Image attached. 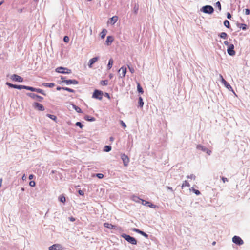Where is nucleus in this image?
I'll return each instance as SVG.
<instances>
[{
  "instance_id": "obj_18",
  "label": "nucleus",
  "mask_w": 250,
  "mask_h": 250,
  "mask_svg": "<svg viewBox=\"0 0 250 250\" xmlns=\"http://www.w3.org/2000/svg\"><path fill=\"white\" fill-rule=\"evenodd\" d=\"M71 107H72V108L75 109V111L78 113H82V112L81 109L80 107H79L78 106H77L74 104H71L69 107V109H70Z\"/></svg>"
},
{
  "instance_id": "obj_48",
  "label": "nucleus",
  "mask_w": 250,
  "mask_h": 250,
  "mask_svg": "<svg viewBox=\"0 0 250 250\" xmlns=\"http://www.w3.org/2000/svg\"><path fill=\"white\" fill-rule=\"evenodd\" d=\"M96 176L99 179H102L103 178L104 175L102 173H98L96 174Z\"/></svg>"
},
{
  "instance_id": "obj_62",
  "label": "nucleus",
  "mask_w": 250,
  "mask_h": 250,
  "mask_svg": "<svg viewBox=\"0 0 250 250\" xmlns=\"http://www.w3.org/2000/svg\"><path fill=\"white\" fill-rule=\"evenodd\" d=\"M34 177V175L33 174H30L29 176V179L30 180H31Z\"/></svg>"
},
{
  "instance_id": "obj_29",
  "label": "nucleus",
  "mask_w": 250,
  "mask_h": 250,
  "mask_svg": "<svg viewBox=\"0 0 250 250\" xmlns=\"http://www.w3.org/2000/svg\"><path fill=\"white\" fill-rule=\"evenodd\" d=\"M139 105L140 107H142L144 105V102L143 101V99L141 97H139Z\"/></svg>"
},
{
  "instance_id": "obj_32",
  "label": "nucleus",
  "mask_w": 250,
  "mask_h": 250,
  "mask_svg": "<svg viewBox=\"0 0 250 250\" xmlns=\"http://www.w3.org/2000/svg\"><path fill=\"white\" fill-rule=\"evenodd\" d=\"M34 92H37L38 93H41L43 95H46V94L44 92V91L41 89L35 88Z\"/></svg>"
},
{
  "instance_id": "obj_31",
  "label": "nucleus",
  "mask_w": 250,
  "mask_h": 250,
  "mask_svg": "<svg viewBox=\"0 0 250 250\" xmlns=\"http://www.w3.org/2000/svg\"><path fill=\"white\" fill-rule=\"evenodd\" d=\"M137 88V91L139 93H141L142 94L143 93L144 91H143V88H142V87L141 86V85L139 83H138Z\"/></svg>"
},
{
  "instance_id": "obj_49",
  "label": "nucleus",
  "mask_w": 250,
  "mask_h": 250,
  "mask_svg": "<svg viewBox=\"0 0 250 250\" xmlns=\"http://www.w3.org/2000/svg\"><path fill=\"white\" fill-rule=\"evenodd\" d=\"M76 125L78 126H79L80 128H82L83 127V125L81 124V122H77L76 123Z\"/></svg>"
},
{
  "instance_id": "obj_61",
  "label": "nucleus",
  "mask_w": 250,
  "mask_h": 250,
  "mask_svg": "<svg viewBox=\"0 0 250 250\" xmlns=\"http://www.w3.org/2000/svg\"><path fill=\"white\" fill-rule=\"evenodd\" d=\"M22 180L24 181V180H26V175L25 174H24L22 177Z\"/></svg>"
},
{
  "instance_id": "obj_59",
  "label": "nucleus",
  "mask_w": 250,
  "mask_h": 250,
  "mask_svg": "<svg viewBox=\"0 0 250 250\" xmlns=\"http://www.w3.org/2000/svg\"><path fill=\"white\" fill-rule=\"evenodd\" d=\"M166 188H167V189L168 190H170V191H173V190L172 188L171 187H168V186H167V187H166Z\"/></svg>"
},
{
  "instance_id": "obj_11",
  "label": "nucleus",
  "mask_w": 250,
  "mask_h": 250,
  "mask_svg": "<svg viewBox=\"0 0 250 250\" xmlns=\"http://www.w3.org/2000/svg\"><path fill=\"white\" fill-rule=\"evenodd\" d=\"M126 68L124 66L120 68V69L118 70L120 77L123 78L125 76L126 73Z\"/></svg>"
},
{
  "instance_id": "obj_6",
  "label": "nucleus",
  "mask_w": 250,
  "mask_h": 250,
  "mask_svg": "<svg viewBox=\"0 0 250 250\" xmlns=\"http://www.w3.org/2000/svg\"><path fill=\"white\" fill-rule=\"evenodd\" d=\"M49 250H62V246L59 244H55L51 246L48 248Z\"/></svg>"
},
{
  "instance_id": "obj_42",
  "label": "nucleus",
  "mask_w": 250,
  "mask_h": 250,
  "mask_svg": "<svg viewBox=\"0 0 250 250\" xmlns=\"http://www.w3.org/2000/svg\"><path fill=\"white\" fill-rule=\"evenodd\" d=\"M63 90H66V91H67L69 92H71V93H74L75 92V91L73 89L69 88H67V87L63 88Z\"/></svg>"
},
{
  "instance_id": "obj_57",
  "label": "nucleus",
  "mask_w": 250,
  "mask_h": 250,
  "mask_svg": "<svg viewBox=\"0 0 250 250\" xmlns=\"http://www.w3.org/2000/svg\"><path fill=\"white\" fill-rule=\"evenodd\" d=\"M78 192H79V194L81 195H83L84 194L83 192L81 190H79Z\"/></svg>"
},
{
  "instance_id": "obj_51",
  "label": "nucleus",
  "mask_w": 250,
  "mask_h": 250,
  "mask_svg": "<svg viewBox=\"0 0 250 250\" xmlns=\"http://www.w3.org/2000/svg\"><path fill=\"white\" fill-rule=\"evenodd\" d=\"M132 231H134V232H137L138 233L140 234V232H141V230L137 229H136V228H134V229H132Z\"/></svg>"
},
{
  "instance_id": "obj_44",
  "label": "nucleus",
  "mask_w": 250,
  "mask_h": 250,
  "mask_svg": "<svg viewBox=\"0 0 250 250\" xmlns=\"http://www.w3.org/2000/svg\"><path fill=\"white\" fill-rule=\"evenodd\" d=\"M60 201L62 203H64L65 202V198L64 196H61L59 198Z\"/></svg>"
},
{
  "instance_id": "obj_26",
  "label": "nucleus",
  "mask_w": 250,
  "mask_h": 250,
  "mask_svg": "<svg viewBox=\"0 0 250 250\" xmlns=\"http://www.w3.org/2000/svg\"><path fill=\"white\" fill-rule=\"evenodd\" d=\"M131 199L132 200L136 202V203H139L140 202V201H141L142 199H140L138 196H133L132 197H131Z\"/></svg>"
},
{
  "instance_id": "obj_20",
  "label": "nucleus",
  "mask_w": 250,
  "mask_h": 250,
  "mask_svg": "<svg viewBox=\"0 0 250 250\" xmlns=\"http://www.w3.org/2000/svg\"><path fill=\"white\" fill-rule=\"evenodd\" d=\"M84 119L85 120H86L87 121L93 122V121H95V118L90 116H88V115L85 116L84 117Z\"/></svg>"
},
{
  "instance_id": "obj_35",
  "label": "nucleus",
  "mask_w": 250,
  "mask_h": 250,
  "mask_svg": "<svg viewBox=\"0 0 250 250\" xmlns=\"http://www.w3.org/2000/svg\"><path fill=\"white\" fill-rule=\"evenodd\" d=\"M111 150V146H106L104 147V151L105 152H109Z\"/></svg>"
},
{
  "instance_id": "obj_5",
  "label": "nucleus",
  "mask_w": 250,
  "mask_h": 250,
  "mask_svg": "<svg viewBox=\"0 0 250 250\" xmlns=\"http://www.w3.org/2000/svg\"><path fill=\"white\" fill-rule=\"evenodd\" d=\"M232 242L238 245H242L244 243L243 240L240 237L237 236H234L232 238Z\"/></svg>"
},
{
  "instance_id": "obj_45",
  "label": "nucleus",
  "mask_w": 250,
  "mask_h": 250,
  "mask_svg": "<svg viewBox=\"0 0 250 250\" xmlns=\"http://www.w3.org/2000/svg\"><path fill=\"white\" fill-rule=\"evenodd\" d=\"M216 6L218 7L219 11H221V4H220L219 1H218V2H217L216 3Z\"/></svg>"
},
{
  "instance_id": "obj_28",
  "label": "nucleus",
  "mask_w": 250,
  "mask_h": 250,
  "mask_svg": "<svg viewBox=\"0 0 250 250\" xmlns=\"http://www.w3.org/2000/svg\"><path fill=\"white\" fill-rule=\"evenodd\" d=\"M185 187H190V184H189V183L185 180L183 182L182 185V188H184Z\"/></svg>"
},
{
  "instance_id": "obj_16",
  "label": "nucleus",
  "mask_w": 250,
  "mask_h": 250,
  "mask_svg": "<svg viewBox=\"0 0 250 250\" xmlns=\"http://www.w3.org/2000/svg\"><path fill=\"white\" fill-rule=\"evenodd\" d=\"M99 58L98 57H96L91 59L89 61L88 67L89 68H92V65L99 60Z\"/></svg>"
},
{
  "instance_id": "obj_2",
  "label": "nucleus",
  "mask_w": 250,
  "mask_h": 250,
  "mask_svg": "<svg viewBox=\"0 0 250 250\" xmlns=\"http://www.w3.org/2000/svg\"><path fill=\"white\" fill-rule=\"evenodd\" d=\"M201 11L205 13L211 14L213 12L214 9L211 6L206 5L202 8Z\"/></svg>"
},
{
  "instance_id": "obj_10",
  "label": "nucleus",
  "mask_w": 250,
  "mask_h": 250,
  "mask_svg": "<svg viewBox=\"0 0 250 250\" xmlns=\"http://www.w3.org/2000/svg\"><path fill=\"white\" fill-rule=\"evenodd\" d=\"M234 46L233 44H230L227 49V52L230 56H234L235 55V51L234 50Z\"/></svg>"
},
{
  "instance_id": "obj_52",
  "label": "nucleus",
  "mask_w": 250,
  "mask_h": 250,
  "mask_svg": "<svg viewBox=\"0 0 250 250\" xmlns=\"http://www.w3.org/2000/svg\"><path fill=\"white\" fill-rule=\"evenodd\" d=\"M120 123H121L122 126L123 127L125 128L126 127V124L123 121H120Z\"/></svg>"
},
{
  "instance_id": "obj_38",
  "label": "nucleus",
  "mask_w": 250,
  "mask_h": 250,
  "mask_svg": "<svg viewBox=\"0 0 250 250\" xmlns=\"http://www.w3.org/2000/svg\"><path fill=\"white\" fill-rule=\"evenodd\" d=\"M219 78H220L221 81L223 84L226 83L227 82L223 78L222 75L221 74H219Z\"/></svg>"
},
{
  "instance_id": "obj_47",
  "label": "nucleus",
  "mask_w": 250,
  "mask_h": 250,
  "mask_svg": "<svg viewBox=\"0 0 250 250\" xmlns=\"http://www.w3.org/2000/svg\"><path fill=\"white\" fill-rule=\"evenodd\" d=\"M36 183L34 181H31L29 182V185L32 187H34L35 186Z\"/></svg>"
},
{
  "instance_id": "obj_14",
  "label": "nucleus",
  "mask_w": 250,
  "mask_h": 250,
  "mask_svg": "<svg viewBox=\"0 0 250 250\" xmlns=\"http://www.w3.org/2000/svg\"><path fill=\"white\" fill-rule=\"evenodd\" d=\"M62 83H65L66 84H77L78 83V82L76 80H63Z\"/></svg>"
},
{
  "instance_id": "obj_27",
  "label": "nucleus",
  "mask_w": 250,
  "mask_h": 250,
  "mask_svg": "<svg viewBox=\"0 0 250 250\" xmlns=\"http://www.w3.org/2000/svg\"><path fill=\"white\" fill-rule=\"evenodd\" d=\"M23 89H27L31 91H35V88H33L32 87H30L28 86H23Z\"/></svg>"
},
{
  "instance_id": "obj_33",
  "label": "nucleus",
  "mask_w": 250,
  "mask_h": 250,
  "mask_svg": "<svg viewBox=\"0 0 250 250\" xmlns=\"http://www.w3.org/2000/svg\"><path fill=\"white\" fill-rule=\"evenodd\" d=\"M46 116L47 117H48L49 118H50L51 119L56 121V119H57V117L54 115H51V114H47Z\"/></svg>"
},
{
  "instance_id": "obj_7",
  "label": "nucleus",
  "mask_w": 250,
  "mask_h": 250,
  "mask_svg": "<svg viewBox=\"0 0 250 250\" xmlns=\"http://www.w3.org/2000/svg\"><path fill=\"white\" fill-rule=\"evenodd\" d=\"M33 107L36 110L39 111L44 110V107L40 103L35 102L33 104Z\"/></svg>"
},
{
  "instance_id": "obj_55",
  "label": "nucleus",
  "mask_w": 250,
  "mask_h": 250,
  "mask_svg": "<svg viewBox=\"0 0 250 250\" xmlns=\"http://www.w3.org/2000/svg\"><path fill=\"white\" fill-rule=\"evenodd\" d=\"M245 13L246 15H249L250 14V10L249 9H245Z\"/></svg>"
},
{
  "instance_id": "obj_1",
  "label": "nucleus",
  "mask_w": 250,
  "mask_h": 250,
  "mask_svg": "<svg viewBox=\"0 0 250 250\" xmlns=\"http://www.w3.org/2000/svg\"><path fill=\"white\" fill-rule=\"evenodd\" d=\"M121 236L125 240H126L128 242L132 244L136 245L137 244V241L134 237H131L130 236L126 234H123L121 235Z\"/></svg>"
},
{
  "instance_id": "obj_37",
  "label": "nucleus",
  "mask_w": 250,
  "mask_h": 250,
  "mask_svg": "<svg viewBox=\"0 0 250 250\" xmlns=\"http://www.w3.org/2000/svg\"><path fill=\"white\" fill-rule=\"evenodd\" d=\"M239 27L242 28L243 30H245L247 29V25L245 24H240Z\"/></svg>"
},
{
  "instance_id": "obj_9",
  "label": "nucleus",
  "mask_w": 250,
  "mask_h": 250,
  "mask_svg": "<svg viewBox=\"0 0 250 250\" xmlns=\"http://www.w3.org/2000/svg\"><path fill=\"white\" fill-rule=\"evenodd\" d=\"M197 149L201 150L203 152L207 153L208 155H210L211 153V151L210 150L208 149L207 147L200 145H197Z\"/></svg>"
},
{
  "instance_id": "obj_50",
  "label": "nucleus",
  "mask_w": 250,
  "mask_h": 250,
  "mask_svg": "<svg viewBox=\"0 0 250 250\" xmlns=\"http://www.w3.org/2000/svg\"><path fill=\"white\" fill-rule=\"evenodd\" d=\"M192 191L197 195H198L200 194V192L198 190H196L195 189H192Z\"/></svg>"
},
{
  "instance_id": "obj_58",
  "label": "nucleus",
  "mask_w": 250,
  "mask_h": 250,
  "mask_svg": "<svg viewBox=\"0 0 250 250\" xmlns=\"http://www.w3.org/2000/svg\"><path fill=\"white\" fill-rule=\"evenodd\" d=\"M69 219L70 221H71L72 222H73V221H74L75 220V218L73 217H69Z\"/></svg>"
},
{
  "instance_id": "obj_12",
  "label": "nucleus",
  "mask_w": 250,
  "mask_h": 250,
  "mask_svg": "<svg viewBox=\"0 0 250 250\" xmlns=\"http://www.w3.org/2000/svg\"><path fill=\"white\" fill-rule=\"evenodd\" d=\"M27 95L30 97L31 98L35 100H37L39 101H42V100L43 99V98L42 97L36 95L34 93H27Z\"/></svg>"
},
{
  "instance_id": "obj_41",
  "label": "nucleus",
  "mask_w": 250,
  "mask_h": 250,
  "mask_svg": "<svg viewBox=\"0 0 250 250\" xmlns=\"http://www.w3.org/2000/svg\"><path fill=\"white\" fill-rule=\"evenodd\" d=\"M224 24L226 27H229V22L228 20H226L224 21Z\"/></svg>"
},
{
  "instance_id": "obj_19",
  "label": "nucleus",
  "mask_w": 250,
  "mask_h": 250,
  "mask_svg": "<svg viewBox=\"0 0 250 250\" xmlns=\"http://www.w3.org/2000/svg\"><path fill=\"white\" fill-rule=\"evenodd\" d=\"M118 19L117 16H113L110 19L108 23H110L111 25H114L117 21Z\"/></svg>"
},
{
  "instance_id": "obj_24",
  "label": "nucleus",
  "mask_w": 250,
  "mask_h": 250,
  "mask_svg": "<svg viewBox=\"0 0 250 250\" xmlns=\"http://www.w3.org/2000/svg\"><path fill=\"white\" fill-rule=\"evenodd\" d=\"M42 85L45 87H48L50 88H52L55 86V84L54 83H42Z\"/></svg>"
},
{
  "instance_id": "obj_36",
  "label": "nucleus",
  "mask_w": 250,
  "mask_h": 250,
  "mask_svg": "<svg viewBox=\"0 0 250 250\" xmlns=\"http://www.w3.org/2000/svg\"><path fill=\"white\" fill-rule=\"evenodd\" d=\"M108 82L107 80H102L100 82V84L102 85H107L108 84Z\"/></svg>"
},
{
  "instance_id": "obj_23",
  "label": "nucleus",
  "mask_w": 250,
  "mask_h": 250,
  "mask_svg": "<svg viewBox=\"0 0 250 250\" xmlns=\"http://www.w3.org/2000/svg\"><path fill=\"white\" fill-rule=\"evenodd\" d=\"M224 85L226 87V88H227L229 90L232 91L234 93V91L232 87L228 82L226 83H225Z\"/></svg>"
},
{
  "instance_id": "obj_54",
  "label": "nucleus",
  "mask_w": 250,
  "mask_h": 250,
  "mask_svg": "<svg viewBox=\"0 0 250 250\" xmlns=\"http://www.w3.org/2000/svg\"><path fill=\"white\" fill-rule=\"evenodd\" d=\"M149 207L151 208H155L156 207V206L154 205V204H152L151 203H150L149 204H148V206Z\"/></svg>"
},
{
  "instance_id": "obj_64",
  "label": "nucleus",
  "mask_w": 250,
  "mask_h": 250,
  "mask_svg": "<svg viewBox=\"0 0 250 250\" xmlns=\"http://www.w3.org/2000/svg\"><path fill=\"white\" fill-rule=\"evenodd\" d=\"M113 75L112 74H110L109 75V77L110 79H112L113 78Z\"/></svg>"
},
{
  "instance_id": "obj_40",
  "label": "nucleus",
  "mask_w": 250,
  "mask_h": 250,
  "mask_svg": "<svg viewBox=\"0 0 250 250\" xmlns=\"http://www.w3.org/2000/svg\"><path fill=\"white\" fill-rule=\"evenodd\" d=\"M187 177L188 179H193L194 180H195L196 179V176L194 174H190V175H188Z\"/></svg>"
},
{
  "instance_id": "obj_17",
  "label": "nucleus",
  "mask_w": 250,
  "mask_h": 250,
  "mask_svg": "<svg viewBox=\"0 0 250 250\" xmlns=\"http://www.w3.org/2000/svg\"><path fill=\"white\" fill-rule=\"evenodd\" d=\"M114 40L113 37L112 36H108L106 38V40L105 42V44L107 46H109L111 44V43L113 42Z\"/></svg>"
},
{
  "instance_id": "obj_30",
  "label": "nucleus",
  "mask_w": 250,
  "mask_h": 250,
  "mask_svg": "<svg viewBox=\"0 0 250 250\" xmlns=\"http://www.w3.org/2000/svg\"><path fill=\"white\" fill-rule=\"evenodd\" d=\"M138 10H139V5H138V4L136 3L135 4V5L133 7V11H134V12L135 14H136V13H137Z\"/></svg>"
},
{
  "instance_id": "obj_43",
  "label": "nucleus",
  "mask_w": 250,
  "mask_h": 250,
  "mask_svg": "<svg viewBox=\"0 0 250 250\" xmlns=\"http://www.w3.org/2000/svg\"><path fill=\"white\" fill-rule=\"evenodd\" d=\"M140 234H141L142 235L144 236L146 238H147L148 237V235L146 233L144 232V231H141V232H140Z\"/></svg>"
},
{
  "instance_id": "obj_8",
  "label": "nucleus",
  "mask_w": 250,
  "mask_h": 250,
  "mask_svg": "<svg viewBox=\"0 0 250 250\" xmlns=\"http://www.w3.org/2000/svg\"><path fill=\"white\" fill-rule=\"evenodd\" d=\"M121 159L123 162L124 165L125 167L127 166L129 162V159L128 157L126 155L123 154L121 155Z\"/></svg>"
},
{
  "instance_id": "obj_25",
  "label": "nucleus",
  "mask_w": 250,
  "mask_h": 250,
  "mask_svg": "<svg viewBox=\"0 0 250 250\" xmlns=\"http://www.w3.org/2000/svg\"><path fill=\"white\" fill-rule=\"evenodd\" d=\"M107 31L105 29H104L100 33L101 37L102 39L105 38Z\"/></svg>"
},
{
  "instance_id": "obj_39",
  "label": "nucleus",
  "mask_w": 250,
  "mask_h": 250,
  "mask_svg": "<svg viewBox=\"0 0 250 250\" xmlns=\"http://www.w3.org/2000/svg\"><path fill=\"white\" fill-rule=\"evenodd\" d=\"M141 202H142V204L144 205V206H148V204H150V202H148V201H146L145 200H141Z\"/></svg>"
},
{
  "instance_id": "obj_15",
  "label": "nucleus",
  "mask_w": 250,
  "mask_h": 250,
  "mask_svg": "<svg viewBox=\"0 0 250 250\" xmlns=\"http://www.w3.org/2000/svg\"><path fill=\"white\" fill-rule=\"evenodd\" d=\"M6 84L11 88H16V89H23V85H15V84H13L10 83H8V82H7L6 83Z\"/></svg>"
},
{
  "instance_id": "obj_46",
  "label": "nucleus",
  "mask_w": 250,
  "mask_h": 250,
  "mask_svg": "<svg viewBox=\"0 0 250 250\" xmlns=\"http://www.w3.org/2000/svg\"><path fill=\"white\" fill-rule=\"evenodd\" d=\"M63 41L64 42H68L69 41V38L68 36H64V38H63Z\"/></svg>"
},
{
  "instance_id": "obj_34",
  "label": "nucleus",
  "mask_w": 250,
  "mask_h": 250,
  "mask_svg": "<svg viewBox=\"0 0 250 250\" xmlns=\"http://www.w3.org/2000/svg\"><path fill=\"white\" fill-rule=\"evenodd\" d=\"M220 37L222 39H226L227 38V34L225 32H222L220 34Z\"/></svg>"
},
{
  "instance_id": "obj_22",
  "label": "nucleus",
  "mask_w": 250,
  "mask_h": 250,
  "mask_svg": "<svg viewBox=\"0 0 250 250\" xmlns=\"http://www.w3.org/2000/svg\"><path fill=\"white\" fill-rule=\"evenodd\" d=\"M104 227L109 228V229H113V228H115V226H114L111 224L108 223H104Z\"/></svg>"
},
{
  "instance_id": "obj_53",
  "label": "nucleus",
  "mask_w": 250,
  "mask_h": 250,
  "mask_svg": "<svg viewBox=\"0 0 250 250\" xmlns=\"http://www.w3.org/2000/svg\"><path fill=\"white\" fill-rule=\"evenodd\" d=\"M128 69H129L130 72L131 73H134L135 70H134V69L133 68L130 67L128 66Z\"/></svg>"
},
{
  "instance_id": "obj_13",
  "label": "nucleus",
  "mask_w": 250,
  "mask_h": 250,
  "mask_svg": "<svg viewBox=\"0 0 250 250\" xmlns=\"http://www.w3.org/2000/svg\"><path fill=\"white\" fill-rule=\"evenodd\" d=\"M11 78L15 81L18 82H22L23 81V79L20 76H18L16 74H13L11 76Z\"/></svg>"
},
{
  "instance_id": "obj_21",
  "label": "nucleus",
  "mask_w": 250,
  "mask_h": 250,
  "mask_svg": "<svg viewBox=\"0 0 250 250\" xmlns=\"http://www.w3.org/2000/svg\"><path fill=\"white\" fill-rule=\"evenodd\" d=\"M113 64V60H112V59H109L108 63L107 66V68L108 70H109L112 68Z\"/></svg>"
},
{
  "instance_id": "obj_4",
  "label": "nucleus",
  "mask_w": 250,
  "mask_h": 250,
  "mask_svg": "<svg viewBox=\"0 0 250 250\" xmlns=\"http://www.w3.org/2000/svg\"><path fill=\"white\" fill-rule=\"evenodd\" d=\"M102 96L103 92L101 91L96 90L93 94L92 97L99 100H101L103 97Z\"/></svg>"
},
{
  "instance_id": "obj_56",
  "label": "nucleus",
  "mask_w": 250,
  "mask_h": 250,
  "mask_svg": "<svg viewBox=\"0 0 250 250\" xmlns=\"http://www.w3.org/2000/svg\"><path fill=\"white\" fill-rule=\"evenodd\" d=\"M222 180L223 183H225V182L228 181V179L227 178H225V177H222Z\"/></svg>"
},
{
  "instance_id": "obj_3",
  "label": "nucleus",
  "mask_w": 250,
  "mask_h": 250,
  "mask_svg": "<svg viewBox=\"0 0 250 250\" xmlns=\"http://www.w3.org/2000/svg\"><path fill=\"white\" fill-rule=\"evenodd\" d=\"M56 71L62 74H69L71 72L70 69L62 67H59L56 69Z\"/></svg>"
},
{
  "instance_id": "obj_63",
  "label": "nucleus",
  "mask_w": 250,
  "mask_h": 250,
  "mask_svg": "<svg viewBox=\"0 0 250 250\" xmlns=\"http://www.w3.org/2000/svg\"><path fill=\"white\" fill-rule=\"evenodd\" d=\"M231 17V16L230 14L229 13H228V14H227V18L230 19Z\"/></svg>"
},
{
  "instance_id": "obj_60",
  "label": "nucleus",
  "mask_w": 250,
  "mask_h": 250,
  "mask_svg": "<svg viewBox=\"0 0 250 250\" xmlns=\"http://www.w3.org/2000/svg\"><path fill=\"white\" fill-rule=\"evenodd\" d=\"M224 43L226 46H229V42L228 41H224Z\"/></svg>"
}]
</instances>
